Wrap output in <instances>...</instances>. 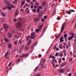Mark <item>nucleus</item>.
I'll use <instances>...</instances> for the list:
<instances>
[{"instance_id": "39", "label": "nucleus", "mask_w": 76, "mask_h": 76, "mask_svg": "<svg viewBox=\"0 0 76 76\" xmlns=\"http://www.w3.org/2000/svg\"><path fill=\"white\" fill-rule=\"evenodd\" d=\"M45 32V30H44L42 32V35L41 37H42V35H44V33Z\"/></svg>"}, {"instance_id": "43", "label": "nucleus", "mask_w": 76, "mask_h": 76, "mask_svg": "<svg viewBox=\"0 0 76 76\" xmlns=\"http://www.w3.org/2000/svg\"><path fill=\"white\" fill-rule=\"evenodd\" d=\"M64 66V64H62L61 65V67H62Z\"/></svg>"}, {"instance_id": "1", "label": "nucleus", "mask_w": 76, "mask_h": 76, "mask_svg": "<svg viewBox=\"0 0 76 76\" xmlns=\"http://www.w3.org/2000/svg\"><path fill=\"white\" fill-rule=\"evenodd\" d=\"M16 28H20L22 27V23L21 22H18L15 25Z\"/></svg>"}, {"instance_id": "56", "label": "nucleus", "mask_w": 76, "mask_h": 76, "mask_svg": "<svg viewBox=\"0 0 76 76\" xmlns=\"http://www.w3.org/2000/svg\"><path fill=\"white\" fill-rule=\"evenodd\" d=\"M47 18V17L46 16H44V19H46Z\"/></svg>"}, {"instance_id": "57", "label": "nucleus", "mask_w": 76, "mask_h": 76, "mask_svg": "<svg viewBox=\"0 0 76 76\" xmlns=\"http://www.w3.org/2000/svg\"><path fill=\"white\" fill-rule=\"evenodd\" d=\"M63 56V54H61L59 55L60 57H62V56Z\"/></svg>"}, {"instance_id": "8", "label": "nucleus", "mask_w": 76, "mask_h": 76, "mask_svg": "<svg viewBox=\"0 0 76 76\" xmlns=\"http://www.w3.org/2000/svg\"><path fill=\"white\" fill-rule=\"evenodd\" d=\"M4 28H5V29H7L9 28V26L6 24H4Z\"/></svg>"}, {"instance_id": "21", "label": "nucleus", "mask_w": 76, "mask_h": 76, "mask_svg": "<svg viewBox=\"0 0 76 76\" xmlns=\"http://www.w3.org/2000/svg\"><path fill=\"white\" fill-rule=\"evenodd\" d=\"M4 40L5 42H9V39H5Z\"/></svg>"}, {"instance_id": "64", "label": "nucleus", "mask_w": 76, "mask_h": 76, "mask_svg": "<svg viewBox=\"0 0 76 76\" xmlns=\"http://www.w3.org/2000/svg\"><path fill=\"white\" fill-rule=\"evenodd\" d=\"M71 10V12H75V11L73 10Z\"/></svg>"}, {"instance_id": "48", "label": "nucleus", "mask_w": 76, "mask_h": 76, "mask_svg": "<svg viewBox=\"0 0 76 76\" xmlns=\"http://www.w3.org/2000/svg\"><path fill=\"white\" fill-rule=\"evenodd\" d=\"M64 65H66V64H67V62H64Z\"/></svg>"}, {"instance_id": "3", "label": "nucleus", "mask_w": 76, "mask_h": 76, "mask_svg": "<svg viewBox=\"0 0 76 76\" xmlns=\"http://www.w3.org/2000/svg\"><path fill=\"white\" fill-rule=\"evenodd\" d=\"M66 25V22H64V23L62 25V28H61V30L60 32H63V31H64V26Z\"/></svg>"}, {"instance_id": "14", "label": "nucleus", "mask_w": 76, "mask_h": 76, "mask_svg": "<svg viewBox=\"0 0 76 76\" xmlns=\"http://www.w3.org/2000/svg\"><path fill=\"white\" fill-rule=\"evenodd\" d=\"M72 38H75L76 37V35L75 34H72Z\"/></svg>"}, {"instance_id": "63", "label": "nucleus", "mask_w": 76, "mask_h": 76, "mask_svg": "<svg viewBox=\"0 0 76 76\" xmlns=\"http://www.w3.org/2000/svg\"><path fill=\"white\" fill-rule=\"evenodd\" d=\"M49 58H52V56L51 55H50V57H49Z\"/></svg>"}, {"instance_id": "27", "label": "nucleus", "mask_w": 76, "mask_h": 76, "mask_svg": "<svg viewBox=\"0 0 76 76\" xmlns=\"http://www.w3.org/2000/svg\"><path fill=\"white\" fill-rule=\"evenodd\" d=\"M31 42V40H30L29 42L27 43L28 45L29 46V45H30V43Z\"/></svg>"}, {"instance_id": "5", "label": "nucleus", "mask_w": 76, "mask_h": 76, "mask_svg": "<svg viewBox=\"0 0 76 76\" xmlns=\"http://www.w3.org/2000/svg\"><path fill=\"white\" fill-rule=\"evenodd\" d=\"M10 6H8V8L9 10H11L12 9V8H15V6H13L12 5H10Z\"/></svg>"}, {"instance_id": "53", "label": "nucleus", "mask_w": 76, "mask_h": 76, "mask_svg": "<svg viewBox=\"0 0 76 76\" xmlns=\"http://www.w3.org/2000/svg\"><path fill=\"white\" fill-rule=\"evenodd\" d=\"M16 34H17L18 35H20V33L19 32H17Z\"/></svg>"}, {"instance_id": "29", "label": "nucleus", "mask_w": 76, "mask_h": 76, "mask_svg": "<svg viewBox=\"0 0 76 76\" xmlns=\"http://www.w3.org/2000/svg\"><path fill=\"white\" fill-rule=\"evenodd\" d=\"M68 45H69L70 47H71V44L70 43V42H68Z\"/></svg>"}, {"instance_id": "26", "label": "nucleus", "mask_w": 76, "mask_h": 76, "mask_svg": "<svg viewBox=\"0 0 76 76\" xmlns=\"http://www.w3.org/2000/svg\"><path fill=\"white\" fill-rule=\"evenodd\" d=\"M53 66L54 67H58V64H57L56 65V66L54 64H52Z\"/></svg>"}, {"instance_id": "32", "label": "nucleus", "mask_w": 76, "mask_h": 76, "mask_svg": "<svg viewBox=\"0 0 76 76\" xmlns=\"http://www.w3.org/2000/svg\"><path fill=\"white\" fill-rule=\"evenodd\" d=\"M59 39L61 42H64V40L61 39V38H60Z\"/></svg>"}, {"instance_id": "11", "label": "nucleus", "mask_w": 76, "mask_h": 76, "mask_svg": "<svg viewBox=\"0 0 76 76\" xmlns=\"http://www.w3.org/2000/svg\"><path fill=\"white\" fill-rule=\"evenodd\" d=\"M54 61H55L56 63H57V60H56V59H55L54 60H53V61L51 62V64H52L54 63Z\"/></svg>"}, {"instance_id": "50", "label": "nucleus", "mask_w": 76, "mask_h": 76, "mask_svg": "<svg viewBox=\"0 0 76 76\" xmlns=\"http://www.w3.org/2000/svg\"><path fill=\"white\" fill-rule=\"evenodd\" d=\"M39 8H38L37 9V13H39Z\"/></svg>"}, {"instance_id": "10", "label": "nucleus", "mask_w": 76, "mask_h": 76, "mask_svg": "<svg viewBox=\"0 0 76 76\" xmlns=\"http://www.w3.org/2000/svg\"><path fill=\"white\" fill-rule=\"evenodd\" d=\"M59 72H61V73H63V72H64V70H63V69H62L61 70H58Z\"/></svg>"}, {"instance_id": "36", "label": "nucleus", "mask_w": 76, "mask_h": 76, "mask_svg": "<svg viewBox=\"0 0 76 76\" xmlns=\"http://www.w3.org/2000/svg\"><path fill=\"white\" fill-rule=\"evenodd\" d=\"M18 40H17L16 42H14V44L15 45H17V43H18Z\"/></svg>"}, {"instance_id": "16", "label": "nucleus", "mask_w": 76, "mask_h": 76, "mask_svg": "<svg viewBox=\"0 0 76 76\" xmlns=\"http://www.w3.org/2000/svg\"><path fill=\"white\" fill-rule=\"evenodd\" d=\"M8 47L9 48V49L11 48H12V45H11V44H9L8 45Z\"/></svg>"}, {"instance_id": "23", "label": "nucleus", "mask_w": 76, "mask_h": 76, "mask_svg": "<svg viewBox=\"0 0 76 76\" xmlns=\"http://www.w3.org/2000/svg\"><path fill=\"white\" fill-rule=\"evenodd\" d=\"M6 3L7 5H10V2L9 1H7Z\"/></svg>"}, {"instance_id": "54", "label": "nucleus", "mask_w": 76, "mask_h": 76, "mask_svg": "<svg viewBox=\"0 0 76 76\" xmlns=\"http://www.w3.org/2000/svg\"><path fill=\"white\" fill-rule=\"evenodd\" d=\"M19 42V43H20V44H21V43H22V40L20 39V40Z\"/></svg>"}, {"instance_id": "55", "label": "nucleus", "mask_w": 76, "mask_h": 76, "mask_svg": "<svg viewBox=\"0 0 76 76\" xmlns=\"http://www.w3.org/2000/svg\"><path fill=\"white\" fill-rule=\"evenodd\" d=\"M57 19L58 20L60 19V18L59 17H58L57 18Z\"/></svg>"}, {"instance_id": "6", "label": "nucleus", "mask_w": 76, "mask_h": 76, "mask_svg": "<svg viewBox=\"0 0 76 76\" xmlns=\"http://www.w3.org/2000/svg\"><path fill=\"white\" fill-rule=\"evenodd\" d=\"M28 56H29V53H27L26 54H23L21 57H25L26 58H27V57H28Z\"/></svg>"}, {"instance_id": "25", "label": "nucleus", "mask_w": 76, "mask_h": 76, "mask_svg": "<svg viewBox=\"0 0 76 76\" xmlns=\"http://www.w3.org/2000/svg\"><path fill=\"white\" fill-rule=\"evenodd\" d=\"M38 66L36 67L35 69L34 70V72H36V71H37V69H38Z\"/></svg>"}, {"instance_id": "37", "label": "nucleus", "mask_w": 76, "mask_h": 76, "mask_svg": "<svg viewBox=\"0 0 76 76\" xmlns=\"http://www.w3.org/2000/svg\"><path fill=\"white\" fill-rule=\"evenodd\" d=\"M64 38H66L67 37V34H66L64 35Z\"/></svg>"}, {"instance_id": "61", "label": "nucleus", "mask_w": 76, "mask_h": 76, "mask_svg": "<svg viewBox=\"0 0 76 76\" xmlns=\"http://www.w3.org/2000/svg\"><path fill=\"white\" fill-rule=\"evenodd\" d=\"M52 58H53V59H55V57H54V56H52Z\"/></svg>"}, {"instance_id": "35", "label": "nucleus", "mask_w": 76, "mask_h": 76, "mask_svg": "<svg viewBox=\"0 0 76 76\" xmlns=\"http://www.w3.org/2000/svg\"><path fill=\"white\" fill-rule=\"evenodd\" d=\"M41 57H42V55H41V54H39V56H38V58H41Z\"/></svg>"}, {"instance_id": "2", "label": "nucleus", "mask_w": 76, "mask_h": 76, "mask_svg": "<svg viewBox=\"0 0 76 76\" xmlns=\"http://www.w3.org/2000/svg\"><path fill=\"white\" fill-rule=\"evenodd\" d=\"M31 38L32 39H34L36 37V33L34 32H32L31 33Z\"/></svg>"}, {"instance_id": "4", "label": "nucleus", "mask_w": 76, "mask_h": 76, "mask_svg": "<svg viewBox=\"0 0 76 76\" xmlns=\"http://www.w3.org/2000/svg\"><path fill=\"white\" fill-rule=\"evenodd\" d=\"M40 16H39L38 17H36L34 18V21L37 22H38L39 20H41V19H40Z\"/></svg>"}, {"instance_id": "44", "label": "nucleus", "mask_w": 76, "mask_h": 76, "mask_svg": "<svg viewBox=\"0 0 76 76\" xmlns=\"http://www.w3.org/2000/svg\"><path fill=\"white\" fill-rule=\"evenodd\" d=\"M58 53H56L55 54L56 57H57V56H58Z\"/></svg>"}, {"instance_id": "47", "label": "nucleus", "mask_w": 76, "mask_h": 76, "mask_svg": "<svg viewBox=\"0 0 76 76\" xmlns=\"http://www.w3.org/2000/svg\"><path fill=\"white\" fill-rule=\"evenodd\" d=\"M14 37H15V38H19V37L17 35H15L14 36Z\"/></svg>"}, {"instance_id": "60", "label": "nucleus", "mask_w": 76, "mask_h": 76, "mask_svg": "<svg viewBox=\"0 0 76 76\" xmlns=\"http://www.w3.org/2000/svg\"><path fill=\"white\" fill-rule=\"evenodd\" d=\"M69 61H72V58H71V59H70L69 60Z\"/></svg>"}, {"instance_id": "24", "label": "nucleus", "mask_w": 76, "mask_h": 76, "mask_svg": "<svg viewBox=\"0 0 76 76\" xmlns=\"http://www.w3.org/2000/svg\"><path fill=\"white\" fill-rule=\"evenodd\" d=\"M17 2H18V0H14L13 1V3L14 4H16Z\"/></svg>"}, {"instance_id": "22", "label": "nucleus", "mask_w": 76, "mask_h": 76, "mask_svg": "<svg viewBox=\"0 0 76 76\" xmlns=\"http://www.w3.org/2000/svg\"><path fill=\"white\" fill-rule=\"evenodd\" d=\"M24 48V45H22L20 48V50H23Z\"/></svg>"}, {"instance_id": "18", "label": "nucleus", "mask_w": 76, "mask_h": 76, "mask_svg": "<svg viewBox=\"0 0 76 76\" xmlns=\"http://www.w3.org/2000/svg\"><path fill=\"white\" fill-rule=\"evenodd\" d=\"M25 1H23L21 3V6H23V5L24 4H25Z\"/></svg>"}, {"instance_id": "33", "label": "nucleus", "mask_w": 76, "mask_h": 76, "mask_svg": "<svg viewBox=\"0 0 76 76\" xmlns=\"http://www.w3.org/2000/svg\"><path fill=\"white\" fill-rule=\"evenodd\" d=\"M39 30L38 29H37L35 30V32H39Z\"/></svg>"}, {"instance_id": "38", "label": "nucleus", "mask_w": 76, "mask_h": 76, "mask_svg": "<svg viewBox=\"0 0 76 76\" xmlns=\"http://www.w3.org/2000/svg\"><path fill=\"white\" fill-rule=\"evenodd\" d=\"M2 14V16H6V14L4 13H3Z\"/></svg>"}, {"instance_id": "17", "label": "nucleus", "mask_w": 76, "mask_h": 76, "mask_svg": "<svg viewBox=\"0 0 76 76\" xmlns=\"http://www.w3.org/2000/svg\"><path fill=\"white\" fill-rule=\"evenodd\" d=\"M73 38V37L72 36H71L70 37H69L68 38V40L69 41H70V40H71V39H72Z\"/></svg>"}, {"instance_id": "49", "label": "nucleus", "mask_w": 76, "mask_h": 76, "mask_svg": "<svg viewBox=\"0 0 76 76\" xmlns=\"http://www.w3.org/2000/svg\"><path fill=\"white\" fill-rule=\"evenodd\" d=\"M39 8H40V9H42V7L41 6H39Z\"/></svg>"}, {"instance_id": "58", "label": "nucleus", "mask_w": 76, "mask_h": 76, "mask_svg": "<svg viewBox=\"0 0 76 76\" xmlns=\"http://www.w3.org/2000/svg\"><path fill=\"white\" fill-rule=\"evenodd\" d=\"M12 64V62H10L8 65V66H10Z\"/></svg>"}, {"instance_id": "31", "label": "nucleus", "mask_w": 76, "mask_h": 76, "mask_svg": "<svg viewBox=\"0 0 76 76\" xmlns=\"http://www.w3.org/2000/svg\"><path fill=\"white\" fill-rule=\"evenodd\" d=\"M59 48L60 49H61V50L62 49V45H59Z\"/></svg>"}, {"instance_id": "12", "label": "nucleus", "mask_w": 76, "mask_h": 76, "mask_svg": "<svg viewBox=\"0 0 76 76\" xmlns=\"http://www.w3.org/2000/svg\"><path fill=\"white\" fill-rule=\"evenodd\" d=\"M71 11L70 10L69 11H66V13H67V14H69V15H70V14H71Z\"/></svg>"}, {"instance_id": "9", "label": "nucleus", "mask_w": 76, "mask_h": 76, "mask_svg": "<svg viewBox=\"0 0 76 76\" xmlns=\"http://www.w3.org/2000/svg\"><path fill=\"white\" fill-rule=\"evenodd\" d=\"M19 11H17L16 12H15V18L17 16H18V14H19Z\"/></svg>"}, {"instance_id": "30", "label": "nucleus", "mask_w": 76, "mask_h": 76, "mask_svg": "<svg viewBox=\"0 0 76 76\" xmlns=\"http://www.w3.org/2000/svg\"><path fill=\"white\" fill-rule=\"evenodd\" d=\"M45 5V2H44L42 4V6H44Z\"/></svg>"}, {"instance_id": "19", "label": "nucleus", "mask_w": 76, "mask_h": 76, "mask_svg": "<svg viewBox=\"0 0 76 76\" xmlns=\"http://www.w3.org/2000/svg\"><path fill=\"white\" fill-rule=\"evenodd\" d=\"M24 49L26 51H27L28 50V47L26 46L24 47Z\"/></svg>"}, {"instance_id": "28", "label": "nucleus", "mask_w": 76, "mask_h": 76, "mask_svg": "<svg viewBox=\"0 0 76 76\" xmlns=\"http://www.w3.org/2000/svg\"><path fill=\"white\" fill-rule=\"evenodd\" d=\"M37 11V10H36V9H33V10L32 12H34V13H35Z\"/></svg>"}, {"instance_id": "45", "label": "nucleus", "mask_w": 76, "mask_h": 76, "mask_svg": "<svg viewBox=\"0 0 76 76\" xmlns=\"http://www.w3.org/2000/svg\"><path fill=\"white\" fill-rule=\"evenodd\" d=\"M44 64H42L41 65V68H44Z\"/></svg>"}, {"instance_id": "20", "label": "nucleus", "mask_w": 76, "mask_h": 76, "mask_svg": "<svg viewBox=\"0 0 76 76\" xmlns=\"http://www.w3.org/2000/svg\"><path fill=\"white\" fill-rule=\"evenodd\" d=\"M43 26V24H42V25H41L40 26H39V29H42V28Z\"/></svg>"}, {"instance_id": "13", "label": "nucleus", "mask_w": 76, "mask_h": 76, "mask_svg": "<svg viewBox=\"0 0 76 76\" xmlns=\"http://www.w3.org/2000/svg\"><path fill=\"white\" fill-rule=\"evenodd\" d=\"M9 53H10V51H7L5 54L4 57H6V56H7V55L8 54H9Z\"/></svg>"}, {"instance_id": "51", "label": "nucleus", "mask_w": 76, "mask_h": 76, "mask_svg": "<svg viewBox=\"0 0 76 76\" xmlns=\"http://www.w3.org/2000/svg\"><path fill=\"white\" fill-rule=\"evenodd\" d=\"M54 6H55V4H53L51 6L52 7H54Z\"/></svg>"}, {"instance_id": "59", "label": "nucleus", "mask_w": 76, "mask_h": 76, "mask_svg": "<svg viewBox=\"0 0 76 76\" xmlns=\"http://www.w3.org/2000/svg\"><path fill=\"white\" fill-rule=\"evenodd\" d=\"M7 7H5V8H3V10H5V9H7Z\"/></svg>"}, {"instance_id": "41", "label": "nucleus", "mask_w": 76, "mask_h": 76, "mask_svg": "<svg viewBox=\"0 0 76 76\" xmlns=\"http://www.w3.org/2000/svg\"><path fill=\"white\" fill-rule=\"evenodd\" d=\"M60 34L59 33L58 34V35L57 37H56V38L57 39L59 37H60Z\"/></svg>"}, {"instance_id": "62", "label": "nucleus", "mask_w": 76, "mask_h": 76, "mask_svg": "<svg viewBox=\"0 0 76 76\" xmlns=\"http://www.w3.org/2000/svg\"><path fill=\"white\" fill-rule=\"evenodd\" d=\"M57 48V46H55V47H54L53 48V49L54 50H55V49H56V48Z\"/></svg>"}, {"instance_id": "34", "label": "nucleus", "mask_w": 76, "mask_h": 76, "mask_svg": "<svg viewBox=\"0 0 76 76\" xmlns=\"http://www.w3.org/2000/svg\"><path fill=\"white\" fill-rule=\"evenodd\" d=\"M30 37L29 36H28L27 37V38H26V41H28V40H29V38Z\"/></svg>"}, {"instance_id": "15", "label": "nucleus", "mask_w": 76, "mask_h": 76, "mask_svg": "<svg viewBox=\"0 0 76 76\" xmlns=\"http://www.w3.org/2000/svg\"><path fill=\"white\" fill-rule=\"evenodd\" d=\"M20 59H18L17 60V63H20Z\"/></svg>"}, {"instance_id": "46", "label": "nucleus", "mask_w": 76, "mask_h": 76, "mask_svg": "<svg viewBox=\"0 0 76 76\" xmlns=\"http://www.w3.org/2000/svg\"><path fill=\"white\" fill-rule=\"evenodd\" d=\"M30 3L31 4V5H33V4H34V3H33V2H32V1H30Z\"/></svg>"}, {"instance_id": "40", "label": "nucleus", "mask_w": 76, "mask_h": 76, "mask_svg": "<svg viewBox=\"0 0 76 76\" xmlns=\"http://www.w3.org/2000/svg\"><path fill=\"white\" fill-rule=\"evenodd\" d=\"M45 60H43L42 62V64H44L45 63Z\"/></svg>"}, {"instance_id": "52", "label": "nucleus", "mask_w": 76, "mask_h": 76, "mask_svg": "<svg viewBox=\"0 0 76 76\" xmlns=\"http://www.w3.org/2000/svg\"><path fill=\"white\" fill-rule=\"evenodd\" d=\"M35 5H38V6L39 5V4H38V2H36L35 3Z\"/></svg>"}, {"instance_id": "7", "label": "nucleus", "mask_w": 76, "mask_h": 76, "mask_svg": "<svg viewBox=\"0 0 76 76\" xmlns=\"http://www.w3.org/2000/svg\"><path fill=\"white\" fill-rule=\"evenodd\" d=\"M13 36V34L12 33H8L7 37L8 38H12V36Z\"/></svg>"}, {"instance_id": "42", "label": "nucleus", "mask_w": 76, "mask_h": 76, "mask_svg": "<svg viewBox=\"0 0 76 76\" xmlns=\"http://www.w3.org/2000/svg\"><path fill=\"white\" fill-rule=\"evenodd\" d=\"M61 58H60L59 61V63H61Z\"/></svg>"}]
</instances>
